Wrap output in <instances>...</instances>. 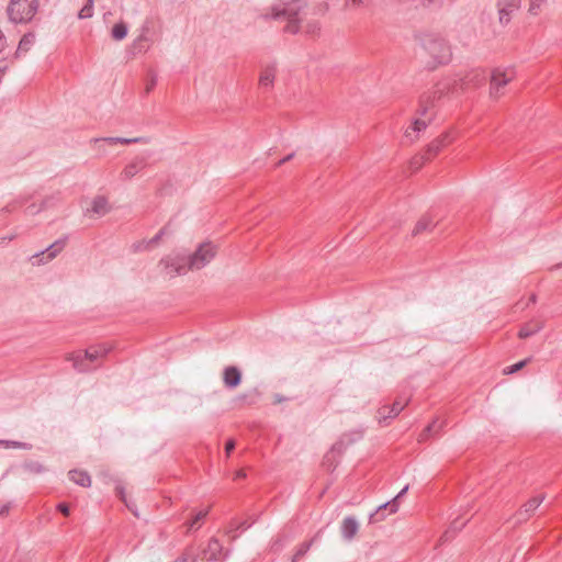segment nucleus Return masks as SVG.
Listing matches in <instances>:
<instances>
[{
	"mask_svg": "<svg viewBox=\"0 0 562 562\" xmlns=\"http://www.w3.org/2000/svg\"><path fill=\"white\" fill-rule=\"evenodd\" d=\"M276 78V69L274 67H266L260 75L259 85L261 88L269 89L272 87Z\"/></svg>",
	"mask_w": 562,
	"mask_h": 562,
	"instance_id": "bb28decb",
	"label": "nucleus"
},
{
	"mask_svg": "<svg viewBox=\"0 0 562 562\" xmlns=\"http://www.w3.org/2000/svg\"><path fill=\"white\" fill-rule=\"evenodd\" d=\"M165 234H166V229L161 228L151 239H149L147 241H140V243L134 245L135 250L139 251L143 249H147L149 246L157 244L162 238V236Z\"/></svg>",
	"mask_w": 562,
	"mask_h": 562,
	"instance_id": "7c9ffc66",
	"label": "nucleus"
},
{
	"mask_svg": "<svg viewBox=\"0 0 562 562\" xmlns=\"http://www.w3.org/2000/svg\"><path fill=\"white\" fill-rule=\"evenodd\" d=\"M93 15V0H88L87 4L79 11V19H89Z\"/></svg>",
	"mask_w": 562,
	"mask_h": 562,
	"instance_id": "4c0bfd02",
	"label": "nucleus"
},
{
	"mask_svg": "<svg viewBox=\"0 0 562 562\" xmlns=\"http://www.w3.org/2000/svg\"><path fill=\"white\" fill-rule=\"evenodd\" d=\"M69 479L77 485L88 487L91 484V479L87 472L71 470L68 473Z\"/></svg>",
	"mask_w": 562,
	"mask_h": 562,
	"instance_id": "a878e982",
	"label": "nucleus"
},
{
	"mask_svg": "<svg viewBox=\"0 0 562 562\" xmlns=\"http://www.w3.org/2000/svg\"><path fill=\"white\" fill-rule=\"evenodd\" d=\"M198 561V553L195 550L191 547L188 548L183 554L177 559L175 562H196Z\"/></svg>",
	"mask_w": 562,
	"mask_h": 562,
	"instance_id": "72a5a7b5",
	"label": "nucleus"
},
{
	"mask_svg": "<svg viewBox=\"0 0 562 562\" xmlns=\"http://www.w3.org/2000/svg\"><path fill=\"white\" fill-rule=\"evenodd\" d=\"M111 350V347L105 345H95L86 349L83 352L78 351L69 357L74 368L79 372H88L97 366H92L94 361L105 357Z\"/></svg>",
	"mask_w": 562,
	"mask_h": 562,
	"instance_id": "39448f33",
	"label": "nucleus"
},
{
	"mask_svg": "<svg viewBox=\"0 0 562 562\" xmlns=\"http://www.w3.org/2000/svg\"><path fill=\"white\" fill-rule=\"evenodd\" d=\"M434 224L431 222L430 218L428 217H423L422 220H419L413 231V235H417L424 231H427V229H430V227H432Z\"/></svg>",
	"mask_w": 562,
	"mask_h": 562,
	"instance_id": "2f4dec72",
	"label": "nucleus"
},
{
	"mask_svg": "<svg viewBox=\"0 0 562 562\" xmlns=\"http://www.w3.org/2000/svg\"><path fill=\"white\" fill-rule=\"evenodd\" d=\"M321 30V24L318 21H310L305 24L304 26V32L307 34V35H315L319 32Z\"/></svg>",
	"mask_w": 562,
	"mask_h": 562,
	"instance_id": "58836bf2",
	"label": "nucleus"
},
{
	"mask_svg": "<svg viewBox=\"0 0 562 562\" xmlns=\"http://www.w3.org/2000/svg\"><path fill=\"white\" fill-rule=\"evenodd\" d=\"M445 423L439 419H435L431 424H429L423 432L418 437V441H426L430 436L439 432L442 429Z\"/></svg>",
	"mask_w": 562,
	"mask_h": 562,
	"instance_id": "cd10ccee",
	"label": "nucleus"
},
{
	"mask_svg": "<svg viewBox=\"0 0 562 562\" xmlns=\"http://www.w3.org/2000/svg\"><path fill=\"white\" fill-rule=\"evenodd\" d=\"M57 509L64 514L65 516H68L69 515V507L66 503H59L57 505Z\"/></svg>",
	"mask_w": 562,
	"mask_h": 562,
	"instance_id": "49530a36",
	"label": "nucleus"
},
{
	"mask_svg": "<svg viewBox=\"0 0 562 562\" xmlns=\"http://www.w3.org/2000/svg\"><path fill=\"white\" fill-rule=\"evenodd\" d=\"M515 70L512 67L508 68H495L491 77L490 94L493 99H497L502 95L501 89L509 83L515 78Z\"/></svg>",
	"mask_w": 562,
	"mask_h": 562,
	"instance_id": "1a4fd4ad",
	"label": "nucleus"
},
{
	"mask_svg": "<svg viewBox=\"0 0 562 562\" xmlns=\"http://www.w3.org/2000/svg\"><path fill=\"white\" fill-rule=\"evenodd\" d=\"M7 69H8L7 65H3V66L0 65V78H2L5 75Z\"/></svg>",
	"mask_w": 562,
	"mask_h": 562,
	"instance_id": "6e6d98bb",
	"label": "nucleus"
},
{
	"mask_svg": "<svg viewBox=\"0 0 562 562\" xmlns=\"http://www.w3.org/2000/svg\"><path fill=\"white\" fill-rule=\"evenodd\" d=\"M7 45V37L3 34L2 30L0 29V53L5 48Z\"/></svg>",
	"mask_w": 562,
	"mask_h": 562,
	"instance_id": "de8ad7c7",
	"label": "nucleus"
},
{
	"mask_svg": "<svg viewBox=\"0 0 562 562\" xmlns=\"http://www.w3.org/2000/svg\"><path fill=\"white\" fill-rule=\"evenodd\" d=\"M9 510H10V505H9V504L3 505V506L1 507V509H0V515H1V516H5V515L9 513Z\"/></svg>",
	"mask_w": 562,
	"mask_h": 562,
	"instance_id": "864d4df0",
	"label": "nucleus"
},
{
	"mask_svg": "<svg viewBox=\"0 0 562 562\" xmlns=\"http://www.w3.org/2000/svg\"><path fill=\"white\" fill-rule=\"evenodd\" d=\"M427 159V156L424 157V156H420V157H415L413 158V160L411 161V166L414 170H418L420 168V166L423 165L424 160Z\"/></svg>",
	"mask_w": 562,
	"mask_h": 562,
	"instance_id": "a18cd8bd",
	"label": "nucleus"
},
{
	"mask_svg": "<svg viewBox=\"0 0 562 562\" xmlns=\"http://www.w3.org/2000/svg\"><path fill=\"white\" fill-rule=\"evenodd\" d=\"M40 8V0H9L7 5L8 20L13 24L30 23Z\"/></svg>",
	"mask_w": 562,
	"mask_h": 562,
	"instance_id": "20e7f679",
	"label": "nucleus"
},
{
	"mask_svg": "<svg viewBox=\"0 0 562 562\" xmlns=\"http://www.w3.org/2000/svg\"><path fill=\"white\" fill-rule=\"evenodd\" d=\"M312 543H313V540L311 541H306V542H303L299 549L296 550V552L294 553L293 558H292V561L291 562H296L299 559H301L302 557H304L307 551L311 549L312 547Z\"/></svg>",
	"mask_w": 562,
	"mask_h": 562,
	"instance_id": "f704fd0d",
	"label": "nucleus"
},
{
	"mask_svg": "<svg viewBox=\"0 0 562 562\" xmlns=\"http://www.w3.org/2000/svg\"><path fill=\"white\" fill-rule=\"evenodd\" d=\"M157 75L156 74H150L147 82H146V87H145V92L148 94L153 91V89L155 88V86L157 85Z\"/></svg>",
	"mask_w": 562,
	"mask_h": 562,
	"instance_id": "79ce46f5",
	"label": "nucleus"
},
{
	"mask_svg": "<svg viewBox=\"0 0 562 562\" xmlns=\"http://www.w3.org/2000/svg\"><path fill=\"white\" fill-rule=\"evenodd\" d=\"M293 157H294V153L289 154L288 156H285L284 158H282V159L278 162V166L283 165L284 162H286V161L291 160Z\"/></svg>",
	"mask_w": 562,
	"mask_h": 562,
	"instance_id": "603ef678",
	"label": "nucleus"
},
{
	"mask_svg": "<svg viewBox=\"0 0 562 562\" xmlns=\"http://www.w3.org/2000/svg\"><path fill=\"white\" fill-rule=\"evenodd\" d=\"M387 514H394L398 510V503H396V498H392L391 501L381 504L376 510L369 516L370 524H376L382 521L386 517Z\"/></svg>",
	"mask_w": 562,
	"mask_h": 562,
	"instance_id": "4468645a",
	"label": "nucleus"
},
{
	"mask_svg": "<svg viewBox=\"0 0 562 562\" xmlns=\"http://www.w3.org/2000/svg\"><path fill=\"white\" fill-rule=\"evenodd\" d=\"M465 522L467 521H462L460 519H454L451 522L450 528L443 535L445 540H447L449 538L450 533H456L457 531L461 530L465 526Z\"/></svg>",
	"mask_w": 562,
	"mask_h": 562,
	"instance_id": "e433bc0d",
	"label": "nucleus"
},
{
	"mask_svg": "<svg viewBox=\"0 0 562 562\" xmlns=\"http://www.w3.org/2000/svg\"><path fill=\"white\" fill-rule=\"evenodd\" d=\"M14 238H15V235L0 237V246L7 245L9 241L13 240Z\"/></svg>",
	"mask_w": 562,
	"mask_h": 562,
	"instance_id": "8fccbe9b",
	"label": "nucleus"
},
{
	"mask_svg": "<svg viewBox=\"0 0 562 562\" xmlns=\"http://www.w3.org/2000/svg\"><path fill=\"white\" fill-rule=\"evenodd\" d=\"M150 156L149 153L146 155H138L136 156L131 162H128L122 173L121 177L123 180H130L133 177H135L140 170L146 168L147 166V159Z\"/></svg>",
	"mask_w": 562,
	"mask_h": 562,
	"instance_id": "f8f14e48",
	"label": "nucleus"
},
{
	"mask_svg": "<svg viewBox=\"0 0 562 562\" xmlns=\"http://www.w3.org/2000/svg\"><path fill=\"white\" fill-rule=\"evenodd\" d=\"M408 487H409L408 485H405V486H404V487H403V488L397 493V495L394 497V498H396V503H398V499H400L401 497H403V496L407 493Z\"/></svg>",
	"mask_w": 562,
	"mask_h": 562,
	"instance_id": "3c124183",
	"label": "nucleus"
},
{
	"mask_svg": "<svg viewBox=\"0 0 562 562\" xmlns=\"http://www.w3.org/2000/svg\"><path fill=\"white\" fill-rule=\"evenodd\" d=\"M529 303H536V295L532 294L530 297H529Z\"/></svg>",
	"mask_w": 562,
	"mask_h": 562,
	"instance_id": "4d7b16f0",
	"label": "nucleus"
},
{
	"mask_svg": "<svg viewBox=\"0 0 562 562\" xmlns=\"http://www.w3.org/2000/svg\"><path fill=\"white\" fill-rule=\"evenodd\" d=\"M450 134L445 133L440 135L438 138L434 139L427 147V159H430L431 157L436 156L445 146H447L450 143Z\"/></svg>",
	"mask_w": 562,
	"mask_h": 562,
	"instance_id": "6ab92c4d",
	"label": "nucleus"
},
{
	"mask_svg": "<svg viewBox=\"0 0 562 562\" xmlns=\"http://www.w3.org/2000/svg\"><path fill=\"white\" fill-rule=\"evenodd\" d=\"M92 142H94V143L104 142V143H109V144L130 145V144H137V143L147 144L149 142V138H147V137H134V138L102 137V138H94V139H92Z\"/></svg>",
	"mask_w": 562,
	"mask_h": 562,
	"instance_id": "412c9836",
	"label": "nucleus"
},
{
	"mask_svg": "<svg viewBox=\"0 0 562 562\" xmlns=\"http://www.w3.org/2000/svg\"><path fill=\"white\" fill-rule=\"evenodd\" d=\"M419 42L425 52L431 57L435 67L446 65L451 60V47L442 36L425 33L420 35Z\"/></svg>",
	"mask_w": 562,
	"mask_h": 562,
	"instance_id": "7ed1b4c3",
	"label": "nucleus"
},
{
	"mask_svg": "<svg viewBox=\"0 0 562 562\" xmlns=\"http://www.w3.org/2000/svg\"><path fill=\"white\" fill-rule=\"evenodd\" d=\"M116 493H117L119 497H120V498L125 503V505L128 507V509H130V510H131L135 516H138V514H137L136 509H135L132 505H130V504L127 503V501H126V496H125V490H124V487H122V486L117 485V486H116Z\"/></svg>",
	"mask_w": 562,
	"mask_h": 562,
	"instance_id": "ea45409f",
	"label": "nucleus"
},
{
	"mask_svg": "<svg viewBox=\"0 0 562 562\" xmlns=\"http://www.w3.org/2000/svg\"><path fill=\"white\" fill-rule=\"evenodd\" d=\"M345 449L342 441H338L333 445L331 449L324 456L323 465L328 471H334L338 464L337 457H339Z\"/></svg>",
	"mask_w": 562,
	"mask_h": 562,
	"instance_id": "2eb2a0df",
	"label": "nucleus"
},
{
	"mask_svg": "<svg viewBox=\"0 0 562 562\" xmlns=\"http://www.w3.org/2000/svg\"><path fill=\"white\" fill-rule=\"evenodd\" d=\"M521 0H496L498 20L502 25L509 23L512 14L520 8Z\"/></svg>",
	"mask_w": 562,
	"mask_h": 562,
	"instance_id": "9b49d317",
	"label": "nucleus"
},
{
	"mask_svg": "<svg viewBox=\"0 0 562 562\" xmlns=\"http://www.w3.org/2000/svg\"><path fill=\"white\" fill-rule=\"evenodd\" d=\"M0 446L4 448H14V449H31V445L22 441L15 440H0Z\"/></svg>",
	"mask_w": 562,
	"mask_h": 562,
	"instance_id": "473e14b6",
	"label": "nucleus"
},
{
	"mask_svg": "<svg viewBox=\"0 0 562 562\" xmlns=\"http://www.w3.org/2000/svg\"><path fill=\"white\" fill-rule=\"evenodd\" d=\"M544 327V323L539 319H533L522 325L518 331V337L521 339L528 338L539 333Z\"/></svg>",
	"mask_w": 562,
	"mask_h": 562,
	"instance_id": "4be33fe9",
	"label": "nucleus"
},
{
	"mask_svg": "<svg viewBox=\"0 0 562 562\" xmlns=\"http://www.w3.org/2000/svg\"><path fill=\"white\" fill-rule=\"evenodd\" d=\"M23 469L30 473H35V474L42 473L45 470L44 467L40 462H36V461L25 462L23 464Z\"/></svg>",
	"mask_w": 562,
	"mask_h": 562,
	"instance_id": "c9c22d12",
	"label": "nucleus"
},
{
	"mask_svg": "<svg viewBox=\"0 0 562 562\" xmlns=\"http://www.w3.org/2000/svg\"><path fill=\"white\" fill-rule=\"evenodd\" d=\"M543 501L544 495L527 501L518 513V521L529 518Z\"/></svg>",
	"mask_w": 562,
	"mask_h": 562,
	"instance_id": "f3484780",
	"label": "nucleus"
},
{
	"mask_svg": "<svg viewBox=\"0 0 562 562\" xmlns=\"http://www.w3.org/2000/svg\"><path fill=\"white\" fill-rule=\"evenodd\" d=\"M207 514H209V509L207 508L198 512L195 514V516L193 517V519L188 521V524H187L188 525V530L191 531V530L199 529L201 527V525H202V521L207 516Z\"/></svg>",
	"mask_w": 562,
	"mask_h": 562,
	"instance_id": "c756f323",
	"label": "nucleus"
},
{
	"mask_svg": "<svg viewBox=\"0 0 562 562\" xmlns=\"http://www.w3.org/2000/svg\"><path fill=\"white\" fill-rule=\"evenodd\" d=\"M544 1L546 0H530L529 13L535 15L538 14V11L540 10Z\"/></svg>",
	"mask_w": 562,
	"mask_h": 562,
	"instance_id": "37998d69",
	"label": "nucleus"
},
{
	"mask_svg": "<svg viewBox=\"0 0 562 562\" xmlns=\"http://www.w3.org/2000/svg\"><path fill=\"white\" fill-rule=\"evenodd\" d=\"M235 449V441L228 440L225 446L226 454L229 456V453Z\"/></svg>",
	"mask_w": 562,
	"mask_h": 562,
	"instance_id": "09e8293b",
	"label": "nucleus"
},
{
	"mask_svg": "<svg viewBox=\"0 0 562 562\" xmlns=\"http://www.w3.org/2000/svg\"><path fill=\"white\" fill-rule=\"evenodd\" d=\"M159 266H161L162 271L169 278H175L177 276H183L189 270V259L188 256L180 254H172L164 257L159 261Z\"/></svg>",
	"mask_w": 562,
	"mask_h": 562,
	"instance_id": "0eeeda50",
	"label": "nucleus"
},
{
	"mask_svg": "<svg viewBox=\"0 0 562 562\" xmlns=\"http://www.w3.org/2000/svg\"><path fill=\"white\" fill-rule=\"evenodd\" d=\"M527 361H528V360H521V361H519V362H517V363H515V364H513V366H510V367H507V368L504 370V372H505V373H508V374L515 373V372H517L518 370H520L522 367H525V366H526V363H527Z\"/></svg>",
	"mask_w": 562,
	"mask_h": 562,
	"instance_id": "c03bdc74",
	"label": "nucleus"
},
{
	"mask_svg": "<svg viewBox=\"0 0 562 562\" xmlns=\"http://www.w3.org/2000/svg\"><path fill=\"white\" fill-rule=\"evenodd\" d=\"M67 240H68L67 236H64V237L55 240L46 249L41 250V251L34 254L33 256H31L30 262L33 266H41V265H45V263L52 261L65 248Z\"/></svg>",
	"mask_w": 562,
	"mask_h": 562,
	"instance_id": "9d476101",
	"label": "nucleus"
},
{
	"mask_svg": "<svg viewBox=\"0 0 562 562\" xmlns=\"http://www.w3.org/2000/svg\"><path fill=\"white\" fill-rule=\"evenodd\" d=\"M305 2L302 0H291L276 4L270 10V16L274 20L286 21L284 31L290 34H297L301 30L300 13L305 8Z\"/></svg>",
	"mask_w": 562,
	"mask_h": 562,
	"instance_id": "f03ea898",
	"label": "nucleus"
},
{
	"mask_svg": "<svg viewBox=\"0 0 562 562\" xmlns=\"http://www.w3.org/2000/svg\"><path fill=\"white\" fill-rule=\"evenodd\" d=\"M147 27H144L142 33L134 40L132 49L134 54L146 53L149 49L150 38L147 35Z\"/></svg>",
	"mask_w": 562,
	"mask_h": 562,
	"instance_id": "5701e85b",
	"label": "nucleus"
},
{
	"mask_svg": "<svg viewBox=\"0 0 562 562\" xmlns=\"http://www.w3.org/2000/svg\"><path fill=\"white\" fill-rule=\"evenodd\" d=\"M485 71L473 69L465 75H449L440 79L434 87L435 99L458 95L470 87H480L485 82Z\"/></svg>",
	"mask_w": 562,
	"mask_h": 562,
	"instance_id": "f257e3e1",
	"label": "nucleus"
},
{
	"mask_svg": "<svg viewBox=\"0 0 562 562\" xmlns=\"http://www.w3.org/2000/svg\"><path fill=\"white\" fill-rule=\"evenodd\" d=\"M223 381L226 387L235 389L240 384L241 373L236 367H226L224 369Z\"/></svg>",
	"mask_w": 562,
	"mask_h": 562,
	"instance_id": "a211bd4d",
	"label": "nucleus"
},
{
	"mask_svg": "<svg viewBox=\"0 0 562 562\" xmlns=\"http://www.w3.org/2000/svg\"><path fill=\"white\" fill-rule=\"evenodd\" d=\"M35 43V34L33 32H29L22 36L19 42L18 48L15 50V58H20L22 55L26 54L31 47Z\"/></svg>",
	"mask_w": 562,
	"mask_h": 562,
	"instance_id": "b1692460",
	"label": "nucleus"
},
{
	"mask_svg": "<svg viewBox=\"0 0 562 562\" xmlns=\"http://www.w3.org/2000/svg\"><path fill=\"white\" fill-rule=\"evenodd\" d=\"M406 403L395 401L392 406H383L379 411L380 423L396 417L405 407Z\"/></svg>",
	"mask_w": 562,
	"mask_h": 562,
	"instance_id": "aec40b11",
	"label": "nucleus"
},
{
	"mask_svg": "<svg viewBox=\"0 0 562 562\" xmlns=\"http://www.w3.org/2000/svg\"><path fill=\"white\" fill-rule=\"evenodd\" d=\"M215 255V245L210 241L202 243L192 255L188 256L189 268L191 270H201L214 259Z\"/></svg>",
	"mask_w": 562,
	"mask_h": 562,
	"instance_id": "6e6552de",
	"label": "nucleus"
},
{
	"mask_svg": "<svg viewBox=\"0 0 562 562\" xmlns=\"http://www.w3.org/2000/svg\"><path fill=\"white\" fill-rule=\"evenodd\" d=\"M245 476H246V473L244 472V470H239L235 474V479H244Z\"/></svg>",
	"mask_w": 562,
	"mask_h": 562,
	"instance_id": "5fc2aeb1",
	"label": "nucleus"
},
{
	"mask_svg": "<svg viewBox=\"0 0 562 562\" xmlns=\"http://www.w3.org/2000/svg\"><path fill=\"white\" fill-rule=\"evenodd\" d=\"M249 527H250V525L247 524V521L238 522L237 520H234V521L231 522L229 529L227 530V533H232L233 531H235L237 529L246 530Z\"/></svg>",
	"mask_w": 562,
	"mask_h": 562,
	"instance_id": "a19ab883",
	"label": "nucleus"
},
{
	"mask_svg": "<svg viewBox=\"0 0 562 562\" xmlns=\"http://www.w3.org/2000/svg\"><path fill=\"white\" fill-rule=\"evenodd\" d=\"M359 530V524L355 517L348 516L345 517L341 526L340 532L345 540H352Z\"/></svg>",
	"mask_w": 562,
	"mask_h": 562,
	"instance_id": "dca6fc26",
	"label": "nucleus"
},
{
	"mask_svg": "<svg viewBox=\"0 0 562 562\" xmlns=\"http://www.w3.org/2000/svg\"><path fill=\"white\" fill-rule=\"evenodd\" d=\"M203 557L209 562H222L228 557V552L223 553V546L218 539L211 538L207 547L203 550Z\"/></svg>",
	"mask_w": 562,
	"mask_h": 562,
	"instance_id": "ddd939ff",
	"label": "nucleus"
},
{
	"mask_svg": "<svg viewBox=\"0 0 562 562\" xmlns=\"http://www.w3.org/2000/svg\"><path fill=\"white\" fill-rule=\"evenodd\" d=\"M436 99L434 98V93L431 95L424 97L420 101L419 115L413 121L412 125L405 131V137L409 142H415L418 138L420 132L425 131L430 122L431 117L427 116L428 113V103H434Z\"/></svg>",
	"mask_w": 562,
	"mask_h": 562,
	"instance_id": "423d86ee",
	"label": "nucleus"
},
{
	"mask_svg": "<svg viewBox=\"0 0 562 562\" xmlns=\"http://www.w3.org/2000/svg\"><path fill=\"white\" fill-rule=\"evenodd\" d=\"M127 33H128V27H127L126 23H124V22H119V23L114 24V26L112 27V31H111L112 38L115 41L124 40L126 37Z\"/></svg>",
	"mask_w": 562,
	"mask_h": 562,
	"instance_id": "c85d7f7f",
	"label": "nucleus"
},
{
	"mask_svg": "<svg viewBox=\"0 0 562 562\" xmlns=\"http://www.w3.org/2000/svg\"><path fill=\"white\" fill-rule=\"evenodd\" d=\"M90 211L99 216L110 212V205L105 196L98 195L91 202Z\"/></svg>",
	"mask_w": 562,
	"mask_h": 562,
	"instance_id": "393cba45",
	"label": "nucleus"
}]
</instances>
